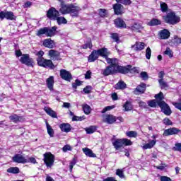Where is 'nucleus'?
I'll return each instance as SVG.
<instances>
[{
	"instance_id": "nucleus-15",
	"label": "nucleus",
	"mask_w": 181,
	"mask_h": 181,
	"mask_svg": "<svg viewBox=\"0 0 181 181\" xmlns=\"http://www.w3.org/2000/svg\"><path fill=\"white\" fill-rule=\"evenodd\" d=\"M48 56L50 57L51 60L54 62L56 60H62V58H60V52L56 49H50L48 52Z\"/></svg>"
},
{
	"instance_id": "nucleus-33",
	"label": "nucleus",
	"mask_w": 181,
	"mask_h": 181,
	"mask_svg": "<svg viewBox=\"0 0 181 181\" xmlns=\"http://www.w3.org/2000/svg\"><path fill=\"white\" fill-rule=\"evenodd\" d=\"M83 151L86 155V156H89V158H95V154L93 153L91 149L88 148H83Z\"/></svg>"
},
{
	"instance_id": "nucleus-19",
	"label": "nucleus",
	"mask_w": 181,
	"mask_h": 181,
	"mask_svg": "<svg viewBox=\"0 0 181 181\" xmlns=\"http://www.w3.org/2000/svg\"><path fill=\"white\" fill-rule=\"evenodd\" d=\"M124 8V6H122V4H113V11L115 13V15H122L123 12H122V8Z\"/></svg>"
},
{
	"instance_id": "nucleus-14",
	"label": "nucleus",
	"mask_w": 181,
	"mask_h": 181,
	"mask_svg": "<svg viewBox=\"0 0 181 181\" xmlns=\"http://www.w3.org/2000/svg\"><path fill=\"white\" fill-rule=\"evenodd\" d=\"M180 132V129L176 127H170L164 130L163 136H170V135H177Z\"/></svg>"
},
{
	"instance_id": "nucleus-20",
	"label": "nucleus",
	"mask_w": 181,
	"mask_h": 181,
	"mask_svg": "<svg viewBox=\"0 0 181 181\" xmlns=\"http://www.w3.org/2000/svg\"><path fill=\"white\" fill-rule=\"evenodd\" d=\"M104 122L109 124H115L117 122V117L112 115H106Z\"/></svg>"
},
{
	"instance_id": "nucleus-46",
	"label": "nucleus",
	"mask_w": 181,
	"mask_h": 181,
	"mask_svg": "<svg viewBox=\"0 0 181 181\" xmlns=\"http://www.w3.org/2000/svg\"><path fill=\"white\" fill-rule=\"evenodd\" d=\"M160 11L163 13L168 12V9H169L168 4L165 2H161L160 4Z\"/></svg>"
},
{
	"instance_id": "nucleus-4",
	"label": "nucleus",
	"mask_w": 181,
	"mask_h": 181,
	"mask_svg": "<svg viewBox=\"0 0 181 181\" xmlns=\"http://www.w3.org/2000/svg\"><path fill=\"white\" fill-rule=\"evenodd\" d=\"M163 19L165 23L168 25H176L180 22V17L176 16V13L171 11L167 13L166 16H163Z\"/></svg>"
},
{
	"instance_id": "nucleus-57",
	"label": "nucleus",
	"mask_w": 181,
	"mask_h": 181,
	"mask_svg": "<svg viewBox=\"0 0 181 181\" xmlns=\"http://www.w3.org/2000/svg\"><path fill=\"white\" fill-rule=\"evenodd\" d=\"M83 119H86V116H73L72 121H83Z\"/></svg>"
},
{
	"instance_id": "nucleus-59",
	"label": "nucleus",
	"mask_w": 181,
	"mask_h": 181,
	"mask_svg": "<svg viewBox=\"0 0 181 181\" xmlns=\"http://www.w3.org/2000/svg\"><path fill=\"white\" fill-rule=\"evenodd\" d=\"M174 151H177V152H181V143L175 144V147L173 148Z\"/></svg>"
},
{
	"instance_id": "nucleus-24",
	"label": "nucleus",
	"mask_w": 181,
	"mask_h": 181,
	"mask_svg": "<svg viewBox=\"0 0 181 181\" xmlns=\"http://www.w3.org/2000/svg\"><path fill=\"white\" fill-rule=\"evenodd\" d=\"M160 37L163 40L169 39L170 37V32L168 29H163V30L160 31Z\"/></svg>"
},
{
	"instance_id": "nucleus-11",
	"label": "nucleus",
	"mask_w": 181,
	"mask_h": 181,
	"mask_svg": "<svg viewBox=\"0 0 181 181\" xmlns=\"http://www.w3.org/2000/svg\"><path fill=\"white\" fill-rule=\"evenodd\" d=\"M158 107H160L162 112H163L165 115L169 116L172 114V110L166 102H158Z\"/></svg>"
},
{
	"instance_id": "nucleus-30",
	"label": "nucleus",
	"mask_w": 181,
	"mask_h": 181,
	"mask_svg": "<svg viewBox=\"0 0 181 181\" xmlns=\"http://www.w3.org/2000/svg\"><path fill=\"white\" fill-rule=\"evenodd\" d=\"M115 90H125L127 88V83L123 81H119L115 86Z\"/></svg>"
},
{
	"instance_id": "nucleus-7",
	"label": "nucleus",
	"mask_w": 181,
	"mask_h": 181,
	"mask_svg": "<svg viewBox=\"0 0 181 181\" xmlns=\"http://www.w3.org/2000/svg\"><path fill=\"white\" fill-rule=\"evenodd\" d=\"M37 63V65L40 66V67L49 69V70H54V69H56V66H54V64H53V61H52V59H46L43 58Z\"/></svg>"
},
{
	"instance_id": "nucleus-60",
	"label": "nucleus",
	"mask_w": 181,
	"mask_h": 181,
	"mask_svg": "<svg viewBox=\"0 0 181 181\" xmlns=\"http://www.w3.org/2000/svg\"><path fill=\"white\" fill-rule=\"evenodd\" d=\"M71 146L69 144L64 146V147L62 148L63 152H67V151H71Z\"/></svg>"
},
{
	"instance_id": "nucleus-29",
	"label": "nucleus",
	"mask_w": 181,
	"mask_h": 181,
	"mask_svg": "<svg viewBox=\"0 0 181 181\" xmlns=\"http://www.w3.org/2000/svg\"><path fill=\"white\" fill-rule=\"evenodd\" d=\"M98 57L99 56L97 52V50H93L89 55L88 62L90 63H93V62H95V60H97V59H98Z\"/></svg>"
},
{
	"instance_id": "nucleus-36",
	"label": "nucleus",
	"mask_w": 181,
	"mask_h": 181,
	"mask_svg": "<svg viewBox=\"0 0 181 181\" xmlns=\"http://www.w3.org/2000/svg\"><path fill=\"white\" fill-rule=\"evenodd\" d=\"M154 98H156V101L160 103H165L163 100H165V96L163 95V93L160 92L158 94H156L154 95Z\"/></svg>"
},
{
	"instance_id": "nucleus-52",
	"label": "nucleus",
	"mask_w": 181,
	"mask_h": 181,
	"mask_svg": "<svg viewBox=\"0 0 181 181\" xmlns=\"http://www.w3.org/2000/svg\"><path fill=\"white\" fill-rule=\"evenodd\" d=\"M116 175H117V176H119V177H120V179L125 178V175H124V171H122V170H121V169L116 170Z\"/></svg>"
},
{
	"instance_id": "nucleus-26",
	"label": "nucleus",
	"mask_w": 181,
	"mask_h": 181,
	"mask_svg": "<svg viewBox=\"0 0 181 181\" xmlns=\"http://www.w3.org/2000/svg\"><path fill=\"white\" fill-rule=\"evenodd\" d=\"M134 91H136L139 94H144L146 91V84L141 83L140 85L134 89Z\"/></svg>"
},
{
	"instance_id": "nucleus-2",
	"label": "nucleus",
	"mask_w": 181,
	"mask_h": 181,
	"mask_svg": "<svg viewBox=\"0 0 181 181\" xmlns=\"http://www.w3.org/2000/svg\"><path fill=\"white\" fill-rule=\"evenodd\" d=\"M107 63L110 65L102 71V74L105 77L117 74V58H107Z\"/></svg>"
},
{
	"instance_id": "nucleus-48",
	"label": "nucleus",
	"mask_w": 181,
	"mask_h": 181,
	"mask_svg": "<svg viewBox=\"0 0 181 181\" xmlns=\"http://www.w3.org/2000/svg\"><path fill=\"white\" fill-rule=\"evenodd\" d=\"M158 83L160 86L161 90H165V88H169V85L168 83L165 82L163 80H158Z\"/></svg>"
},
{
	"instance_id": "nucleus-37",
	"label": "nucleus",
	"mask_w": 181,
	"mask_h": 181,
	"mask_svg": "<svg viewBox=\"0 0 181 181\" xmlns=\"http://www.w3.org/2000/svg\"><path fill=\"white\" fill-rule=\"evenodd\" d=\"M98 11L100 18H107L108 16V11L107 9L100 8Z\"/></svg>"
},
{
	"instance_id": "nucleus-41",
	"label": "nucleus",
	"mask_w": 181,
	"mask_h": 181,
	"mask_svg": "<svg viewBox=\"0 0 181 181\" xmlns=\"http://www.w3.org/2000/svg\"><path fill=\"white\" fill-rule=\"evenodd\" d=\"M82 108L86 115H88L91 113V107H90V105L85 104L82 106Z\"/></svg>"
},
{
	"instance_id": "nucleus-51",
	"label": "nucleus",
	"mask_w": 181,
	"mask_h": 181,
	"mask_svg": "<svg viewBox=\"0 0 181 181\" xmlns=\"http://www.w3.org/2000/svg\"><path fill=\"white\" fill-rule=\"evenodd\" d=\"M117 4H122V5H131L132 1L131 0H115Z\"/></svg>"
},
{
	"instance_id": "nucleus-49",
	"label": "nucleus",
	"mask_w": 181,
	"mask_h": 181,
	"mask_svg": "<svg viewBox=\"0 0 181 181\" xmlns=\"http://www.w3.org/2000/svg\"><path fill=\"white\" fill-rule=\"evenodd\" d=\"M163 124H164V125H166L167 127L173 125V122H172V120H170V119H169V117L164 118L163 119Z\"/></svg>"
},
{
	"instance_id": "nucleus-56",
	"label": "nucleus",
	"mask_w": 181,
	"mask_h": 181,
	"mask_svg": "<svg viewBox=\"0 0 181 181\" xmlns=\"http://www.w3.org/2000/svg\"><path fill=\"white\" fill-rule=\"evenodd\" d=\"M164 54H166L170 57V59H172L173 57V52H172V49L168 47L166 50L164 52Z\"/></svg>"
},
{
	"instance_id": "nucleus-42",
	"label": "nucleus",
	"mask_w": 181,
	"mask_h": 181,
	"mask_svg": "<svg viewBox=\"0 0 181 181\" xmlns=\"http://www.w3.org/2000/svg\"><path fill=\"white\" fill-rule=\"evenodd\" d=\"M55 21H57L58 25H66L67 23V20L66 18L62 16H57Z\"/></svg>"
},
{
	"instance_id": "nucleus-3",
	"label": "nucleus",
	"mask_w": 181,
	"mask_h": 181,
	"mask_svg": "<svg viewBox=\"0 0 181 181\" xmlns=\"http://www.w3.org/2000/svg\"><path fill=\"white\" fill-rule=\"evenodd\" d=\"M57 30V26H53L51 28H49L47 27H44L42 28H40L36 32V36H38V37H42V35H45L47 37H53V36H55L56 31Z\"/></svg>"
},
{
	"instance_id": "nucleus-54",
	"label": "nucleus",
	"mask_w": 181,
	"mask_h": 181,
	"mask_svg": "<svg viewBox=\"0 0 181 181\" xmlns=\"http://www.w3.org/2000/svg\"><path fill=\"white\" fill-rule=\"evenodd\" d=\"M151 54H152V50H151V47H148L146 49V59L149 60L151 59Z\"/></svg>"
},
{
	"instance_id": "nucleus-13",
	"label": "nucleus",
	"mask_w": 181,
	"mask_h": 181,
	"mask_svg": "<svg viewBox=\"0 0 181 181\" xmlns=\"http://www.w3.org/2000/svg\"><path fill=\"white\" fill-rule=\"evenodd\" d=\"M114 25L117 29H127L128 28L125 21L119 17L114 20Z\"/></svg>"
},
{
	"instance_id": "nucleus-55",
	"label": "nucleus",
	"mask_w": 181,
	"mask_h": 181,
	"mask_svg": "<svg viewBox=\"0 0 181 181\" xmlns=\"http://www.w3.org/2000/svg\"><path fill=\"white\" fill-rule=\"evenodd\" d=\"M122 141L125 146H131L132 145V141L128 139H122Z\"/></svg>"
},
{
	"instance_id": "nucleus-16",
	"label": "nucleus",
	"mask_w": 181,
	"mask_h": 181,
	"mask_svg": "<svg viewBox=\"0 0 181 181\" xmlns=\"http://www.w3.org/2000/svg\"><path fill=\"white\" fill-rule=\"evenodd\" d=\"M12 160L15 162V163H28V162H29L21 154H15L12 158Z\"/></svg>"
},
{
	"instance_id": "nucleus-23",
	"label": "nucleus",
	"mask_w": 181,
	"mask_h": 181,
	"mask_svg": "<svg viewBox=\"0 0 181 181\" xmlns=\"http://www.w3.org/2000/svg\"><path fill=\"white\" fill-rule=\"evenodd\" d=\"M44 111L49 115V117H52V118H57V113L54 110H53L51 107H45Z\"/></svg>"
},
{
	"instance_id": "nucleus-25",
	"label": "nucleus",
	"mask_w": 181,
	"mask_h": 181,
	"mask_svg": "<svg viewBox=\"0 0 181 181\" xmlns=\"http://www.w3.org/2000/svg\"><path fill=\"white\" fill-rule=\"evenodd\" d=\"M47 87L50 90V91H53V87L54 86V76H49L48 78H47Z\"/></svg>"
},
{
	"instance_id": "nucleus-64",
	"label": "nucleus",
	"mask_w": 181,
	"mask_h": 181,
	"mask_svg": "<svg viewBox=\"0 0 181 181\" xmlns=\"http://www.w3.org/2000/svg\"><path fill=\"white\" fill-rule=\"evenodd\" d=\"M163 77H165V71H161L158 73V78H160L158 80L163 81Z\"/></svg>"
},
{
	"instance_id": "nucleus-34",
	"label": "nucleus",
	"mask_w": 181,
	"mask_h": 181,
	"mask_svg": "<svg viewBox=\"0 0 181 181\" xmlns=\"http://www.w3.org/2000/svg\"><path fill=\"white\" fill-rule=\"evenodd\" d=\"M156 144V140H151L149 143L146 144L143 146V149H152L153 146Z\"/></svg>"
},
{
	"instance_id": "nucleus-9",
	"label": "nucleus",
	"mask_w": 181,
	"mask_h": 181,
	"mask_svg": "<svg viewBox=\"0 0 181 181\" xmlns=\"http://www.w3.org/2000/svg\"><path fill=\"white\" fill-rule=\"evenodd\" d=\"M60 11H57L56 8L51 7L47 11V18L51 21H56L57 16H60Z\"/></svg>"
},
{
	"instance_id": "nucleus-53",
	"label": "nucleus",
	"mask_w": 181,
	"mask_h": 181,
	"mask_svg": "<svg viewBox=\"0 0 181 181\" xmlns=\"http://www.w3.org/2000/svg\"><path fill=\"white\" fill-rule=\"evenodd\" d=\"M81 84H83V81H80L78 79H76L75 81V83H72V87H73V88L76 89L77 87H80V86H81Z\"/></svg>"
},
{
	"instance_id": "nucleus-39",
	"label": "nucleus",
	"mask_w": 181,
	"mask_h": 181,
	"mask_svg": "<svg viewBox=\"0 0 181 181\" xmlns=\"http://www.w3.org/2000/svg\"><path fill=\"white\" fill-rule=\"evenodd\" d=\"M123 108H124L125 111H132V108H134L132 103L130 101H126L123 105Z\"/></svg>"
},
{
	"instance_id": "nucleus-18",
	"label": "nucleus",
	"mask_w": 181,
	"mask_h": 181,
	"mask_svg": "<svg viewBox=\"0 0 181 181\" xmlns=\"http://www.w3.org/2000/svg\"><path fill=\"white\" fill-rule=\"evenodd\" d=\"M9 119L14 124H18V122H23L25 121V117L23 116H18L16 114H14L11 116H9Z\"/></svg>"
},
{
	"instance_id": "nucleus-12",
	"label": "nucleus",
	"mask_w": 181,
	"mask_h": 181,
	"mask_svg": "<svg viewBox=\"0 0 181 181\" xmlns=\"http://www.w3.org/2000/svg\"><path fill=\"white\" fill-rule=\"evenodd\" d=\"M59 76L62 80H65V81H71L73 80V76L70 71L66 69H61L59 72Z\"/></svg>"
},
{
	"instance_id": "nucleus-10",
	"label": "nucleus",
	"mask_w": 181,
	"mask_h": 181,
	"mask_svg": "<svg viewBox=\"0 0 181 181\" xmlns=\"http://www.w3.org/2000/svg\"><path fill=\"white\" fill-rule=\"evenodd\" d=\"M0 19L4 21V19H7V21H16V16L13 14L12 11H0Z\"/></svg>"
},
{
	"instance_id": "nucleus-31",
	"label": "nucleus",
	"mask_w": 181,
	"mask_h": 181,
	"mask_svg": "<svg viewBox=\"0 0 181 181\" xmlns=\"http://www.w3.org/2000/svg\"><path fill=\"white\" fill-rule=\"evenodd\" d=\"M162 25V21L158 18H153L148 22V26H158Z\"/></svg>"
},
{
	"instance_id": "nucleus-6",
	"label": "nucleus",
	"mask_w": 181,
	"mask_h": 181,
	"mask_svg": "<svg viewBox=\"0 0 181 181\" xmlns=\"http://www.w3.org/2000/svg\"><path fill=\"white\" fill-rule=\"evenodd\" d=\"M56 157L51 152H45L43 154V162L47 168H52L54 165Z\"/></svg>"
},
{
	"instance_id": "nucleus-63",
	"label": "nucleus",
	"mask_w": 181,
	"mask_h": 181,
	"mask_svg": "<svg viewBox=\"0 0 181 181\" xmlns=\"http://www.w3.org/2000/svg\"><path fill=\"white\" fill-rule=\"evenodd\" d=\"M160 181H172V178L168 176H161L160 177Z\"/></svg>"
},
{
	"instance_id": "nucleus-58",
	"label": "nucleus",
	"mask_w": 181,
	"mask_h": 181,
	"mask_svg": "<svg viewBox=\"0 0 181 181\" xmlns=\"http://www.w3.org/2000/svg\"><path fill=\"white\" fill-rule=\"evenodd\" d=\"M92 89L91 86H87L83 88V93H85V94H90Z\"/></svg>"
},
{
	"instance_id": "nucleus-44",
	"label": "nucleus",
	"mask_w": 181,
	"mask_h": 181,
	"mask_svg": "<svg viewBox=\"0 0 181 181\" xmlns=\"http://www.w3.org/2000/svg\"><path fill=\"white\" fill-rule=\"evenodd\" d=\"M126 135L128 138H136L138 133L136 131H129L126 132Z\"/></svg>"
},
{
	"instance_id": "nucleus-45",
	"label": "nucleus",
	"mask_w": 181,
	"mask_h": 181,
	"mask_svg": "<svg viewBox=\"0 0 181 181\" xmlns=\"http://www.w3.org/2000/svg\"><path fill=\"white\" fill-rule=\"evenodd\" d=\"M45 55V52L40 50L39 52H37L35 54V56H37L38 57L37 58V63H38V62H40V60H42L43 59H45L43 57V56Z\"/></svg>"
},
{
	"instance_id": "nucleus-28",
	"label": "nucleus",
	"mask_w": 181,
	"mask_h": 181,
	"mask_svg": "<svg viewBox=\"0 0 181 181\" xmlns=\"http://www.w3.org/2000/svg\"><path fill=\"white\" fill-rule=\"evenodd\" d=\"M112 145L115 149H116V151H118L119 148H122V146H124L122 139H116L114 142H112Z\"/></svg>"
},
{
	"instance_id": "nucleus-61",
	"label": "nucleus",
	"mask_w": 181,
	"mask_h": 181,
	"mask_svg": "<svg viewBox=\"0 0 181 181\" xmlns=\"http://www.w3.org/2000/svg\"><path fill=\"white\" fill-rule=\"evenodd\" d=\"M140 76H141V78H143V80H148V73H146L145 71L141 72Z\"/></svg>"
},
{
	"instance_id": "nucleus-5",
	"label": "nucleus",
	"mask_w": 181,
	"mask_h": 181,
	"mask_svg": "<svg viewBox=\"0 0 181 181\" xmlns=\"http://www.w3.org/2000/svg\"><path fill=\"white\" fill-rule=\"evenodd\" d=\"M118 62V59H117L116 74H128V73H131L132 71H136V68H132V65L121 66Z\"/></svg>"
},
{
	"instance_id": "nucleus-21",
	"label": "nucleus",
	"mask_w": 181,
	"mask_h": 181,
	"mask_svg": "<svg viewBox=\"0 0 181 181\" xmlns=\"http://www.w3.org/2000/svg\"><path fill=\"white\" fill-rule=\"evenodd\" d=\"M42 45L45 47H47V49H53L54 47V41L52 38H47L43 40Z\"/></svg>"
},
{
	"instance_id": "nucleus-22",
	"label": "nucleus",
	"mask_w": 181,
	"mask_h": 181,
	"mask_svg": "<svg viewBox=\"0 0 181 181\" xmlns=\"http://www.w3.org/2000/svg\"><path fill=\"white\" fill-rule=\"evenodd\" d=\"M59 128L62 132H66L68 134V132L71 131V124L69 123H62L59 124Z\"/></svg>"
},
{
	"instance_id": "nucleus-27",
	"label": "nucleus",
	"mask_w": 181,
	"mask_h": 181,
	"mask_svg": "<svg viewBox=\"0 0 181 181\" xmlns=\"http://www.w3.org/2000/svg\"><path fill=\"white\" fill-rule=\"evenodd\" d=\"M107 52H108V49L105 47L100 48L96 50V52L98 53V56H101L102 57H105L106 60L107 59H108V54H107Z\"/></svg>"
},
{
	"instance_id": "nucleus-32",
	"label": "nucleus",
	"mask_w": 181,
	"mask_h": 181,
	"mask_svg": "<svg viewBox=\"0 0 181 181\" xmlns=\"http://www.w3.org/2000/svg\"><path fill=\"white\" fill-rule=\"evenodd\" d=\"M7 173L18 175V173H21V170L18 167H10L7 169Z\"/></svg>"
},
{
	"instance_id": "nucleus-8",
	"label": "nucleus",
	"mask_w": 181,
	"mask_h": 181,
	"mask_svg": "<svg viewBox=\"0 0 181 181\" xmlns=\"http://www.w3.org/2000/svg\"><path fill=\"white\" fill-rule=\"evenodd\" d=\"M19 62H21V64H25L28 66V67H33V64L35 63L29 54H23V57L19 59Z\"/></svg>"
},
{
	"instance_id": "nucleus-50",
	"label": "nucleus",
	"mask_w": 181,
	"mask_h": 181,
	"mask_svg": "<svg viewBox=\"0 0 181 181\" xmlns=\"http://www.w3.org/2000/svg\"><path fill=\"white\" fill-rule=\"evenodd\" d=\"M76 163H77V159L76 158H74L69 163V172H73V168H74Z\"/></svg>"
},
{
	"instance_id": "nucleus-38",
	"label": "nucleus",
	"mask_w": 181,
	"mask_h": 181,
	"mask_svg": "<svg viewBox=\"0 0 181 181\" xmlns=\"http://www.w3.org/2000/svg\"><path fill=\"white\" fill-rule=\"evenodd\" d=\"M47 125V132L48 135L50 136V138H53L54 136V130L53 128H52V126L49 124L47 122L46 123Z\"/></svg>"
},
{
	"instance_id": "nucleus-62",
	"label": "nucleus",
	"mask_w": 181,
	"mask_h": 181,
	"mask_svg": "<svg viewBox=\"0 0 181 181\" xmlns=\"http://www.w3.org/2000/svg\"><path fill=\"white\" fill-rule=\"evenodd\" d=\"M91 71L88 70L86 71V73L85 74V78L86 80H90V78H91Z\"/></svg>"
},
{
	"instance_id": "nucleus-1",
	"label": "nucleus",
	"mask_w": 181,
	"mask_h": 181,
	"mask_svg": "<svg viewBox=\"0 0 181 181\" xmlns=\"http://www.w3.org/2000/svg\"><path fill=\"white\" fill-rule=\"evenodd\" d=\"M81 11L80 6L73 4H64L62 3V6L59 8V12L62 15H70L72 18H78Z\"/></svg>"
},
{
	"instance_id": "nucleus-40",
	"label": "nucleus",
	"mask_w": 181,
	"mask_h": 181,
	"mask_svg": "<svg viewBox=\"0 0 181 181\" xmlns=\"http://www.w3.org/2000/svg\"><path fill=\"white\" fill-rule=\"evenodd\" d=\"M85 131L88 134H94V132L97 131V126H90L89 127L86 128Z\"/></svg>"
},
{
	"instance_id": "nucleus-47",
	"label": "nucleus",
	"mask_w": 181,
	"mask_h": 181,
	"mask_svg": "<svg viewBox=\"0 0 181 181\" xmlns=\"http://www.w3.org/2000/svg\"><path fill=\"white\" fill-rule=\"evenodd\" d=\"M81 49H93V42H91V40L88 41L86 44L82 45Z\"/></svg>"
},
{
	"instance_id": "nucleus-35",
	"label": "nucleus",
	"mask_w": 181,
	"mask_h": 181,
	"mask_svg": "<svg viewBox=\"0 0 181 181\" xmlns=\"http://www.w3.org/2000/svg\"><path fill=\"white\" fill-rule=\"evenodd\" d=\"M159 103L156 99L150 100L148 101V107H151V108H156L158 105H159Z\"/></svg>"
},
{
	"instance_id": "nucleus-43",
	"label": "nucleus",
	"mask_w": 181,
	"mask_h": 181,
	"mask_svg": "<svg viewBox=\"0 0 181 181\" xmlns=\"http://www.w3.org/2000/svg\"><path fill=\"white\" fill-rule=\"evenodd\" d=\"M110 37L114 40V42H116V43H120L119 40V35L117 33H112L110 34Z\"/></svg>"
},
{
	"instance_id": "nucleus-17",
	"label": "nucleus",
	"mask_w": 181,
	"mask_h": 181,
	"mask_svg": "<svg viewBox=\"0 0 181 181\" xmlns=\"http://www.w3.org/2000/svg\"><path fill=\"white\" fill-rule=\"evenodd\" d=\"M132 49H134V52H142L145 49V42L136 41L134 45H132Z\"/></svg>"
}]
</instances>
